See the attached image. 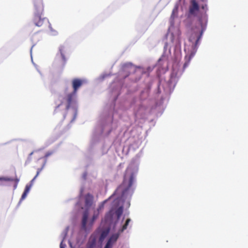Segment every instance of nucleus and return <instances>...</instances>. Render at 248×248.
<instances>
[{"label": "nucleus", "mask_w": 248, "mask_h": 248, "mask_svg": "<svg viewBox=\"0 0 248 248\" xmlns=\"http://www.w3.org/2000/svg\"><path fill=\"white\" fill-rule=\"evenodd\" d=\"M65 247V245H63L62 242L60 244V248H64Z\"/></svg>", "instance_id": "nucleus-20"}, {"label": "nucleus", "mask_w": 248, "mask_h": 248, "mask_svg": "<svg viewBox=\"0 0 248 248\" xmlns=\"http://www.w3.org/2000/svg\"><path fill=\"white\" fill-rule=\"evenodd\" d=\"M107 201H103L98 206L97 209V212H98L99 213L100 211H101L103 209L104 207V204Z\"/></svg>", "instance_id": "nucleus-15"}, {"label": "nucleus", "mask_w": 248, "mask_h": 248, "mask_svg": "<svg viewBox=\"0 0 248 248\" xmlns=\"http://www.w3.org/2000/svg\"><path fill=\"white\" fill-rule=\"evenodd\" d=\"M114 212L112 209L110 210L108 213H107L105 217V221L106 223H110L112 221L113 216Z\"/></svg>", "instance_id": "nucleus-10"}, {"label": "nucleus", "mask_w": 248, "mask_h": 248, "mask_svg": "<svg viewBox=\"0 0 248 248\" xmlns=\"http://www.w3.org/2000/svg\"><path fill=\"white\" fill-rule=\"evenodd\" d=\"M199 21L200 22L201 26V31H200V34L199 35H198V36L197 37V38L196 39V43H195L196 45H197L198 44V42L199 41V40H200V39L201 38V36L202 35L203 32L205 30V25L203 24L202 22L201 19H199Z\"/></svg>", "instance_id": "nucleus-12"}, {"label": "nucleus", "mask_w": 248, "mask_h": 248, "mask_svg": "<svg viewBox=\"0 0 248 248\" xmlns=\"http://www.w3.org/2000/svg\"><path fill=\"white\" fill-rule=\"evenodd\" d=\"M53 151H48L45 155L44 157L47 158L49 156L52 155L53 154Z\"/></svg>", "instance_id": "nucleus-16"}, {"label": "nucleus", "mask_w": 248, "mask_h": 248, "mask_svg": "<svg viewBox=\"0 0 248 248\" xmlns=\"http://www.w3.org/2000/svg\"><path fill=\"white\" fill-rule=\"evenodd\" d=\"M128 173V170H126L123 184L117 188L115 191L116 194L121 193L122 198L127 196V193L133 184V173L130 172V176L128 178L127 177Z\"/></svg>", "instance_id": "nucleus-2"}, {"label": "nucleus", "mask_w": 248, "mask_h": 248, "mask_svg": "<svg viewBox=\"0 0 248 248\" xmlns=\"http://www.w3.org/2000/svg\"><path fill=\"white\" fill-rule=\"evenodd\" d=\"M83 83V81L79 78H75L72 81V87L73 91L72 93H68L66 96L63 98V100L66 102V109H68L73 101L75 96L76 95L78 90Z\"/></svg>", "instance_id": "nucleus-3"}, {"label": "nucleus", "mask_w": 248, "mask_h": 248, "mask_svg": "<svg viewBox=\"0 0 248 248\" xmlns=\"http://www.w3.org/2000/svg\"><path fill=\"white\" fill-rule=\"evenodd\" d=\"M59 52L62 57V65L64 66L67 61L66 54L68 52V48L64 45H61L59 47Z\"/></svg>", "instance_id": "nucleus-7"}, {"label": "nucleus", "mask_w": 248, "mask_h": 248, "mask_svg": "<svg viewBox=\"0 0 248 248\" xmlns=\"http://www.w3.org/2000/svg\"><path fill=\"white\" fill-rule=\"evenodd\" d=\"M130 221H131V219L130 218L127 219L125 221V223L123 225L122 229L119 230V233H115V234L112 235L111 236V237L109 238V239H108L107 243H108L111 244L112 246H113V245L117 240V239L119 236L120 233L122 232L124 230L126 229V228H127V226Z\"/></svg>", "instance_id": "nucleus-5"}, {"label": "nucleus", "mask_w": 248, "mask_h": 248, "mask_svg": "<svg viewBox=\"0 0 248 248\" xmlns=\"http://www.w3.org/2000/svg\"><path fill=\"white\" fill-rule=\"evenodd\" d=\"M189 40H190V41H192V38H190L189 39Z\"/></svg>", "instance_id": "nucleus-25"}, {"label": "nucleus", "mask_w": 248, "mask_h": 248, "mask_svg": "<svg viewBox=\"0 0 248 248\" xmlns=\"http://www.w3.org/2000/svg\"><path fill=\"white\" fill-rule=\"evenodd\" d=\"M99 214V213L98 212H94V213L93 215V216L92 217V220H91L92 224H93V222L94 221V220L98 218Z\"/></svg>", "instance_id": "nucleus-14"}, {"label": "nucleus", "mask_w": 248, "mask_h": 248, "mask_svg": "<svg viewBox=\"0 0 248 248\" xmlns=\"http://www.w3.org/2000/svg\"><path fill=\"white\" fill-rule=\"evenodd\" d=\"M107 232H103L102 233H101V237H100V239H103L106 235H107Z\"/></svg>", "instance_id": "nucleus-18"}, {"label": "nucleus", "mask_w": 248, "mask_h": 248, "mask_svg": "<svg viewBox=\"0 0 248 248\" xmlns=\"http://www.w3.org/2000/svg\"><path fill=\"white\" fill-rule=\"evenodd\" d=\"M49 28H50V29L51 31L52 32H54V33H53V35H55V32H56V31H55L54 30H52V28L50 27V25H49Z\"/></svg>", "instance_id": "nucleus-22"}, {"label": "nucleus", "mask_w": 248, "mask_h": 248, "mask_svg": "<svg viewBox=\"0 0 248 248\" xmlns=\"http://www.w3.org/2000/svg\"><path fill=\"white\" fill-rule=\"evenodd\" d=\"M33 152H31L30 154V156H31L32 154H33Z\"/></svg>", "instance_id": "nucleus-24"}, {"label": "nucleus", "mask_w": 248, "mask_h": 248, "mask_svg": "<svg viewBox=\"0 0 248 248\" xmlns=\"http://www.w3.org/2000/svg\"><path fill=\"white\" fill-rule=\"evenodd\" d=\"M63 101H62V102L60 104H59V105H58V106L57 107V108H59L61 105H62V104H63Z\"/></svg>", "instance_id": "nucleus-23"}, {"label": "nucleus", "mask_w": 248, "mask_h": 248, "mask_svg": "<svg viewBox=\"0 0 248 248\" xmlns=\"http://www.w3.org/2000/svg\"><path fill=\"white\" fill-rule=\"evenodd\" d=\"M202 8L203 9V10H206L207 9V5H202Z\"/></svg>", "instance_id": "nucleus-21"}, {"label": "nucleus", "mask_w": 248, "mask_h": 248, "mask_svg": "<svg viewBox=\"0 0 248 248\" xmlns=\"http://www.w3.org/2000/svg\"><path fill=\"white\" fill-rule=\"evenodd\" d=\"M28 194V192L24 191L22 195L20 201H22V200H24L25 199V198L26 197Z\"/></svg>", "instance_id": "nucleus-17"}, {"label": "nucleus", "mask_w": 248, "mask_h": 248, "mask_svg": "<svg viewBox=\"0 0 248 248\" xmlns=\"http://www.w3.org/2000/svg\"><path fill=\"white\" fill-rule=\"evenodd\" d=\"M93 197L90 194H87L85 196V211L83 214L82 219V227L84 230L86 229V224L89 216V210L93 203Z\"/></svg>", "instance_id": "nucleus-4"}, {"label": "nucleus", "mask_w": 248, "mask_h": 248, "mask_svg": "<svg viewBox=\"0 0 248 248\" xmlns=\"http://www.w3.org/2000/svg\"><path fill=\"white\" fill-rule=\"evenodd\" d=\"M123 212V207L122 206L119 207L117 210L115 211V213L117 217V219H119L122 215Z\"/></svg>", "instance_id": "nucleus-13"}, {"label": "nucleus", "mask_w": 248, "mask_h": 248, "mask_svg": "<svg viewBox=\"0 0 248 248\" xmlns=\"http://www.w3.org/2000/svg\"><path fill=\"white\" fill-rule=\"evenodd\" d=\"M112 246L111 244H110L108 243H107L104 248H112Z\"/></svg>", "instance_id": "nucleus-19"}, {"label": "nucleus", "mask_w": 248, "mask_h": 248, "mask_svg": "<svg viewBox=\"0 0 248 248\" xmlns=\"http://www.w3.org/2000/svg\"><path fill=\"white\" fill-rule=\"evenodd\" d=\"M96 238L95 235H92L86 245V248H95Z\"/></svg>", "instance_id": "nucleus-9"}, {"label": "nucleus", "mask_w": 248, "mask_h": 248, "mask_svg": "<svg viewBox=\"0 0 248 248\" xmlns=\"http://www.w3.org/2000/svg\"><path fill=\"white\" fill-rule=\"evenodd\" d=\"M34 6L35 8V15L32 22L37 27L42 26L45 22L49 23L48 20L45 18L41 17V14L44 10L42 0H34Z\"/></svg>", "instance_id": "nucleus-1"}, {"label": "nucleus", "mask_w": 248, "mask_h": 248, "mask_svg": "<svg viewBox=\"0 0 248 248\" xmlns=\"http://www.w3.org/2000/svg\"><path fill=\"white\" fill-rule=\"evenodd\" d=\"M0 181L5 182H14L15 183L14 186V189H15L17 187V185L19 181V179L17 177L16 175L15 177L14 178L7 176H2L0 177Z\"/></svg>", "instance_id": "nucleus-8"}, {"label": "nucleus", "mask_w": 248, "mask_h": 248, "mask_svg": "<svg viewBox=\"0 0 248 248\" xmlns=\"http://www.w3.org/2000/svg\"><path fill=\"white\" fill-rule=\"evenodd\" d=\"M42 170V169H38L37 170V173H36V175L35 176V177L32 179V180L30 182V184H28V185H27L26 186V187H25V190L24 191L29 193L30 190V189L31 188V187L32 186V185H33V182L34 181V180L36 178V177L38 176V175L39 174L40 171H41Z\"/></svg>", "instance_id": "nucleus-11"}, {"label": "nucleus", "mask_w": 248, "mask_h": 248, "mask_svg": "<svg viewBox=\"0 0 248 248\" xmlns=\"http://www.w3.org/2000/svg\"><path fill=\"white\" fill-rule=\"evenodd\" d=\"M199 11V6L196 0H191L189 8V13L190 15L195 16Z\"/></svg>", "instance_id": "nucleus-6"}]
</instances>
